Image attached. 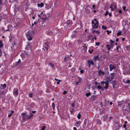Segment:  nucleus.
<instances>
[{
  "label": "nucleus",
  "mask_w": 130,
  "mask_h": 130,
  "mask_svg": "<svg viewBox=\"0 0 130 130\" xmlns=\"http://www.w3.org/2000/svg\"><path fill=\"white\" fill-rule=\"evenodd\" d=\"M34 34V31H28L26 33V36L28 40L31 41L32 39Z\"/></svg>",
  "instance_id": "1"
},
{
  "label": "nucleus",
  "mask_w": 130,
  "mask_h": 130,
  "mask_svg": "<svg viewBox=\"0 0 130 130\" xmlns=\"http://www.w3.org/2000/svg\"><path fill=\"white\" fill-rule=\"evenodd\" d=\"M116 64H110L109 66L110 71H111L112 70L115 69L116 68Z\"/></svg>",
  "instance_id": "2"
},
{
  "label": "nucleus",
  "mask_w": 130,
  "mask_h": 130,
  "mask_svg": "<svg viewBox=\"0 0 130 130\" xmlns=\"http://www.w3.org/2000/svg\"><path fill=\"white\" fill-rule=\"evenodd\" d=\"M49 43L48 42L45 43L44 44L43 46H44V48H43L44 50H47L48 49L49 46L48 45Z\"/></svg>",
  "instance_id": "3"
},
{
  "label": "nucleus",
  "mask_w": 130,
  "mask_h": 130,
  "mask_svg": "<svg viewBox=\"0 0 130 130\" xmlns=\"http://www.w3.org/2000/svg\"><path fill=\"white\" fill-rule=\"evenodd\" d=\"M88 67L91 66V64L93 65L94 64V62L91 59L89 60L88 61Z\"/></svg>",
  "instance_id": "4"
},
{
  "label": "nucleus",
  "mask_w": 130,
  "mask_h": 130,
  "mask_svg": "<svg viewBox=\"0 0 130 130\" xmlns=\"http://www.w3.org/2000/svg\"><path fill=\"white\" fill-rule=\"evenodd\" d=\"M18 90L17 89H14L13 91V94L15 96H17L18 94Z\"/></svg>",
  "instance_id": "5"
},
{
  "label": "nucleus",
  "mask_w": 130,
  "mask_h": 130,
  "mask_svg": "<svg viewBox=\"0 0 130 130\" xmlns=\"http://www.w3.org/2000/svg\"><path fill=\"white\" fill-rule=\"evenodd\" d=\"M98 74L99 76L105 74V72L102 71L101 70H99L98 71Z\"/></svg>",
  "instance_id": "6"
},
{
  "label": "nucleus",
  "mask_w": 130,
  "mask_h": 130,
  "mask_svg": "<svg viewBox=\"0 0 130 130\" xmlns=\"http://www.w3.org/2000/svg\"><path fill=\"white\" fill-rule=\"evenodd\" d=\"M114 45H106V47L107 48V49L108 50H110L111 48H112L113 47V46H114Z\"/></svg>",
  "instance_id": "7"
},
{
  "label": "nucleus",
  "mask_w": 130,
  "mask_h": 130,
  "mask_svg": "<svg viewBox=\"0 0 130 130\" xmlns=\"http://www.w3.org/2000/svg\"><path fill=\"white\" fill-rule=\"evenodd\" d=\"M72 22L70 20H69L67 21V23L68 24V26L69 25V27H70V25H72Z\"/></svg>",
  "instance_id": "8"
},
{
  "label": "nucleus",
  "mask_w": 130,
  "mask_h": 130,
  "mask_svg": "<svg viewBox=\"0 0 130 130\" xmlns=\"http://www.w3.org/2000/svg\"><path fill=\"white\" fill-rule=\"evenodd\" d=\"M1 89H3L5 88L6 87V84H5L4 85L1 84Z\"/></svg>",
  "instance_id": "9"
},
{
  "label": "nucleus",
  "mask_w": 130,
  "mask_h": 130,
  "mask_svg": "<svg viewBox=\"0 0 130 130\" xmlns=\"http://www.w3.org/2000/svg\"><path fill=\"white\" fill-rule=\"evenodd\" d=\"M109 83H108L106 82H105V83L104 84H105V86L104 87V88L105 89H107L109 87Z\"/></svg>",
  "instance_id": "10"
},
{
  "label": "nucleus",
  "mask_w": 130,
  "mask_h": 130,
  "mask_svg": "<svg viewBox=\"0 0 130 130\" xmlns=\"http://www.w3.org/2000/svg\"><path fill=\"white\" fill-rule=\"evenodd\" d=\"M98 26V24H97L94 23L93 26V28H97Z\"/></svg>",
  "instance_id": "11"
},
{
  "label": "nucleus",
  "mask_w": 130,
  "mask_h": 130,
  "mask_svg": "<svg viewBox=\"0 0 130 130\" xmlns=\"http://www.w3.org/2000/svg\"><path fill=\"white\" fill-rule=\"evenodd\" d=\"M38 16L39 17H40L41 19H44V20H45L46 19V18H43V16H42V15H40L39 14H38Z\"/></svg>",
  "instance_id": "12"
},
{
  "label": "nucleus",
  "mask_w": 130,
  "mask_h": 130,
  "mask_svg": "<svg viewBox=\"0 0 130 130\" xmlns=\"http://www.w3.org/2000/svg\"><path fill=\"white\" fill-rule=\"evenodd\" d=\"M38 7H43L44 6V4L42 3H41L40 4H38Z\"/></svg>",
  "instance_id": "13"
},
{
  "label": "nucleus",
  "mask_w": 130,
  "mask_h": 130,
  "mask_svg": "<svg viewBox=\"0 0 130 130\" xmlns=\"http://www.w3.org/2000/svg\"><path fill=\"white\" fill-rule=\"evenodd\" d=\"M21 62V61L20 59H19L18 61L16 63L15 66H17Z\"/></svg>",
  "instance_id": "14"
},
{
  "label": "nucleus",
  "mask_w": 130,
  "mask_h": 130,
  "mask_svg": "<svg viewBox=\"0 0 130 130\" xmlns=\"http://www.w3.org/2000/svg\"><path fill=\"white\" fill-rule=\"evenodd\" d=\"M112 83L113 85H117V82L115 80H113L112 81Z\"/></svg>",
  "instance_id": "15"
},
{
  "label": "nucleus",
  "mask_w": 130,
  "mask_h": 130,
  "mask_svg": "<svg viewBox=\"0 0 130 130\" xmlns=\"http://www.w3.org/2000/svg\"><path fill=\"white\" fill-rule=\"evenodd\" d=\"M108 117V116L107 115H105L103 116V120L105 121H106V120H105V119Z\"/></svg>",
  "instance_id": "16"
},
{
  "label": "nucleus",
  "mask_w": 130,
  "mask_h": 130,
  "mask_svg": "<svg viewBox=\"0 0 130 130\" xmlns=\"http://www.w3.org/2000/svg\"><path fill=\"white\" fill-rule=\"evenodd\" d=\"M96 98L95 95H93L91 96L90 99L91 100H94Z\"/></svg>",
  "instance_id": "17"
},
{
  "label": "nucleus",
  "mask_w": 130,
  "mask_h": 130,
  "mask_svg": "<svg viewBox=\"0 0 130 130\" xmlns=\"http://www.w3.org/2000/svg\"><path fill=\"white\" fill-rule=\"evenodd\" d=\"M94 60H99V56L98 55L96 56H95L94 58Z\"/></svg>",
  "instance_id": "18"
},
{
  "label": "nucleus",
  "mask_w": 130,
  "mask_h": 130,
  "mask_svg": "<svg viewBox=\"0 0 130 130\" xmlns=\"http://www.w3.org/2000/svg\"><path fill=\"white\" fill-rule=\"evenodd\" d=\"M86 44H84L83 47H84V49L86 51L87 48V46H86Z\"/></svg>",
  "instance_id": "19"
},
{
  "label": "nucleus",
  "mask_w": 130,
  "mask_h": 130,
  "mask_svg": "<svg viewBox=\"0 0 130 130\" xmlns=\"http://www.w3.org/2000/svg\"><path fill=\"white\" fill-rule=\"evenodd\" d=\"M107 80H106L105 81L109 83L110 82L111 80V79H110V78L109 77H108L107 78Z\"/></svg>",
  "instance_id": "20"
},
{
  "label": "nucleus",
  "mask_w": 130,
  "mask_h": 130,
  "mask_svg": "<svg viewBox=\"0 0 130 130\" xmlns=\"http://www.w3.org/2000/svg\"><path fill=\"white\" fill-rule=\"evenodd\" d=\"M34 105L35 103H31L30 105V107H31V108H33L34 107Z\"/></svg>",
  "instance_id": "21"
},
{
  "label": "nucleus",
  "mask_w": 130,
  "mask_h": 130,
  "mask_svg": "<svg viewBox=\"0 0 130 130\" xmlns=\"http://www.w3.org/2000/svg\"><path fill=\"white\" fill-rule=\"evenodd\" d=\"M111 74L112 75V76L110 77L111 79V80L113 79H114V73H111Z\"/></svg>",
  "instance_id": "22"
},
{
  "label": "nucleus",
  "mask_w": 130,
  "mask_h": 130,
  "mask_svg": "<svg viewBox=\"0 0 130 130\" xmlns=\"http://www.w3.org/2000/svg\"><path fill=\"white\" fill-rule=\"evenodd\" d=\"M95 32H96V33L98 34H100V32L99 31H96L95 30L93 31H92V33H94Z\"/></svg>",
  "instance_id": "23"
},
{
  "label": "nucleus",
  "mask_w": 130,
  "mask_h": 130,
  "mask_svg": "<svg viewBox=\"0 0 130 130\" xmlns=\"http://www.w3.org/2000/svg\"><path fill=\"white\" fill-rule=\"evenodd\" d=\"M124 82L125 83H128L129 84L130 83V81L129 80H126V81H124Z\"/></svg>",
  "instance_id": "24"
},
{
  "label": "nucleus",
  "mask_w": 130,
  "mask_h": 130,
  "mask_svg": "<svg viewBox=\"0 0 130 130\" xmlns=\"http://www.w3.org/2000/svg\"><path fill=\"white\" fill-rule=\"evenodd\" d=\"M91 94L90 92L88 93H86V95L87 97H89V96Z\"/></svg>",
  "instance_id": "25"
},
{
  "label": "nucleus",
  "mask_w": 130,
  "mask_h": 130,
  "mask_svg": "<svg viewBox=\"0 0 130 130\" xmlns=\"http://www.w3.org/2000/svg\"><path fill=\"white\" fill-rule=\"evenodd\" d=\"M55 105L54 103H52V107L53 108V109L54 110V109L55 107Z\"/></svg>",
  "instance_id": "26"
},
{
  "label": "nucleus",
  "mask_w": 130,
  "mask_h": 130,
  "mask_svg": "<svg viewBox=\"0 0 130 130\" xmlns=\"http://www.w3.org/2000/svg\"><path fill=\"white\" fill-rule=\"evenodd\" d=\"M2 42L1 41H0V48L2 47L3 46V45L2 44Z\"/></svg>",
  "instance_id": "27"
},
{
  "label": "nucleus",
  "mask_w": 130,
  "mask_h": 130,
  "mask_svg": "<svg viewBox=\"0 0 130 130\" xmlns=\"http://www.w3.org/2000/svg\"><path fill=\"white\" fill-rule=\"evenodd\" d=\"M97 122L99 124H101V121L99 119H98L97 120Z\"/></svg>",
  "instance_id": "28"
},
{
  "label": "nucleus",
  "mask_w": 130,
  "mask_h": 130,
  "mask_svg": "<svg viewBox=\"0 0 130 130\" xmlns=\"http://www.w3.org/2000/svg\"><path fill=\"white\" fill-rule=\"evenodd\" d=\"M32 93H30L29 94V96L30 98H31L32 97Z\"/></svg>",
  "instance_id": "29"
},
{
  "label": "nucleus",
  "mask_w": 130,
  "mask_h": 130,
  "mask_svg": "<svg viewBox=\"0 0 130 130\" xmlns=\"http://www.w3.org/2000/svg\"><path fill=\"white\" fill-rule=\"evenodd\" d=\"M49 65H50L51 66L52 68H53L54 67V65L52 63H50Z\"/></svg>",
  "instance_id": "30"
},
{
  "label": "nucleus",
  "mask_w": 130,
  "mask_h": 130,
  "mask_svg": "<svg viewBox=\"0 0 130 130\" xmlns=\"http://www.w3.org/2000/svg\"><path fill=\"white\" fill-rule=\"evenodd\" d=\"M121 31L120 32H119L117 34V36H119L121 35Z\"/></svg>",
  "instance_id": "31"
},
{
  "label": "nucleus",
  "mask_w": 130,
  "mask_h": 130,
  "mask_svg": "<svg viewBox=\"0 0 130 130\" xmlns=\"http://www.w3.org/2000/svg\"><path fill=\"white\" fill-rule=\"evenodd\" d=\"M102 28L103 29H106L107 28V27L106 26H104V25H103L102 26Z\"/></svg>",
  "instance_id": "32"
},
{
  "label": "nucleus",
  "mask_w": 130,
  "mask_h": 130,
  "mask_svg": "<svg viewBox=\"0 0 130 130\" xmlns=\"http://www.w3.org/2000/svg\"><path fill=\"white\" fill-rule=\"evenodd\" d=\"M81 117V114L79 113L78 114V116H77V117L78 118V119H80Z\"/></svg>",
  "instance_id": "33"
},
{
  "label": "nucleus",
  "mask_w": 130,
  "mask_h": 130,
  "mask_svg": "<svg viewBox=\"0 0 130 130\" xmlns=\"http://www.w3.org/2000/svg\"><path fill=\"white\" fill-rule=\"evenodd\" d=\"M27 46H28L29 48L31 46V43L29 42L28 43L27 45Z\"/></svg>",
  "instance_id": "34"
},
{
  "label": "nucleus",
  "mask_w": 130,
  "mask_h": 130,
  "mask_svg": "<svg viewBox=\"0 0 130 130\" xmlns=\"http://www.w3.org/2000/svg\"><path fill=\"white\" fill-rule=\"evenodd\" d=\"M105 113V110H104L101 111L100 112V114L102 115Z\"/></svg>",
  "instance_id": "35"
},
{
  "label": "nucleus",
  "mask_w": 130,
  "mask_h": 130,
  "mask_svg": "<svg viewBox=\"0 0 130 130\" xmlns=\"http://www.w3.org/2000/svg\"><path fill=\"white\" fill-rule=\"evenodd\" d=\"M32 117L30 116V115L27 116V119H30Z\"/></svg>",
  "instance_id": "36"
},
{
  "label": "nucleus",
  "mask_w": 130,
  "mask_h": 130,
  "mask_svg": "<svg viewBox=\"0 0 130 130\" xmlns=\"http://www.w3.org/2000/svg\"><path fill=\"white\" fill-rule=\"evenodd\" d=\"M72 56V55H70L68 56V57H67V58H68V60H70L71 57Z\"/></svg>",
  "instance_id": "37"
},
{
  "label": "nucleus",
  "mask_w": 130,
  "mask_h": 130,
  "mask_svg": "<svg viewBox=\"0 0 130 130\" xmlns=\"http://www.w3.org/2000/svg\"><path fill=\"white\" fill-rule=\"evenodd\" d=\"M97 87V88L99 89H100L102 88V87L100 86L99 85H98Z\"/></svg>",
  "instance_id": "38"
},
{
  "label": "nucleus",
  "mask_w": 130,
  "mask_h": 130,
  "mask_svg": "<svg viewBox=\"0 0 130 130\" xmlns=\"http://www.w3.org/2000/svg\"><path fill=\"white\" fill-rule=\"evenodd\" d=\"M68 60V59H67V58L66 57H65L64 58V62H65L66 61H67V60Z\"/></svg>",
  "instance_id": "39"
},
{
  "label": "nucleus",
  "mask_w": 130,
  "mask_h": 130,
  "mask_svg": "<svg viewBox=\"0 0 130 130\" xmlns=\"http://www.w3.org/2000/svg\"><path fill=\"white\" fill-rule=\"evenodd\" d=\"M110 41L111 42L110 45H113L112 44L114 43V42L112 40H110Z\"/></svg>",
  "instance_id": "40"
},
{
  "label": "nucleus",
  "mask_w": 130,
  "mask_h": 130,
  "mask_svg": "<svg viewBox=\"0 0 130 130\" xmlns=\"http://www.w3.org/2000/svg\"><path fill=\"white\" fill-rule=\"evenodd\" d=\"M87 121V119H85V120H84V124L83 125H85L86 124V121Z\"/></svg>",
  "instance_id": "41"
},
{
  "label": "nucleus",
  "mask_w": 130,
  "mask_h": 130,
  "mask_svg": "<svg viewBox=\"0 0 130 130\" xmlns=\"http://www.w3.org/2000/svg\"><path fill=\"white\" fill-rule=\"evenodd\" d=\"M81 82L80 79L77 82H76V85H77Z\"/></svg>",
  "instance_id": "42"
},
{
  "label": "nucleus",
  "mask_w": 130,
  "mask_h": 130,
  "mask_svg": "<svg viewBox=\"0 0 130 130\" xmlns=\"http://www.w3.org/2000/svg\"><path fill=\"white\" fill-rule=\"evenodd\" d=\"M46 34L49 35H50L52 34L51 32H50L48 31H47L46 32Z\"/></svg>",
  "instance_id": "43"
},
{
  "label": "nucleus",
  "mask_w": 130,
  "mask_h": 130,
  "mask_svg": "<svg viewBox=\"0 0 130 130\" xmlns=\"http://www.w3.org/2000/svg\"><path fill=\"white\" fill-rule=\"evenodd\" d=\"M80 121L77 122H76L75 124V125H76H76H78V124H79L80 123Z\"/></svg>",
  "instance_id": "44"
},
{
  "label": "nucleus",
  "mask_w": 130,
  "mask_h": 130,
  "mask_svg": "<svg viewBox=\"0 0 130 130\" xmlns=\"http://www.w3.org/2000/svg\"><path fill=\"white\" fill-rule=\"evenodd\" d=\"M108 13V11H106V13L104 14V15L105 16H106Z\"/></svg>",
  "instance_id": "45"
},
{
  "label": "nucleus",
  "mask_w": 130,
  "mask_h": 130,
  "mask_svg": "<svg viewBox=\"0 0 130 130\" xmlns=\"http://www.w3.org/2000/svg\"><path fill=\"white\" fill-rule=\"evenodd\" d=\"M127 105H128L129 106H127V107L129 109H130V104H129L128 103H127Z\"/></svg>",
  "instance_id": "46"
},
{
  "label": "nucleus",
  "mask_w": 130,
  "mask_h": 130,
  "mask_svg": "<svg viewBox=\"0 0 130 130\" xmlns=\"http://www.w3.org/2000/svg\"><path fill=\"white\" fill-rule=\"evenodd\" d=\"M93 51V49L91 50V51L90 50H89V52L90 54H91Z\"/></svg>",
  "instance_id": "47"
},
{
  "label": "nucleus",
  "mask_w": 130,
  "mask_h": 130,
  "mask_svg": "<svg viewBox=\"0 0 130 130\" xmlns=\"http://www.w3.org/2000/svg\"><path fill=\"white\" fill-rule=\"evenodd\" d=\"M95 44L96 45L99 46L100 44V43L99 42H98V43L96 42Z\"/></svg>",
  "instance_id": "48"
},
{
  "label": "nucleus",
  "mask_w": 130,
  "mask_h": 130,
  "mask_svg": "<svg viewBox=\"0 0 130 130\" xmlns=\"http://www.w3.org/2000/svg\"><path fill=\"white\" fill-rule=\"evenodd\" d=\"M46 127L45 126H43L42 128L41 129L42 130H45V128Z\"/></svg>",
  "instance_id": "49"
},
{
  "label": "nucleus",
  "mask_w": 130,
  "mask_h": 130,
  "mask_svg": "<svg viewBox=\"0 0 130 130\" xmlns=\"http://www.w3.org/2000/svg\"><path fill=\"white\" fill-rule=\"evenodd\" d=\"M106 32H107V34L108 35L109 34L110 32H111V31H110V32H109L108 30H106Z\"/></svg>",
  "instance_id": "50"
},
{
  "label": "nucleus",
  "mask_w": 130,
  "mask_h": 130,
  "mask_svg": "<svg viewBox=\"0 0 130 130\" xmlns=\"http://www.w3.org/2000/svg\"><path fill=\"white\" fill-rule=\"evenodd\" d=\"M67 92L66 91H64V92H63V94H67Z\"/></svg>",
  "instance_id": "51"
},
{
  "label": "nucleus",
  "mask_w": 130,
  "mask_h": 130,
  "mask_svg": "<svg viewBox=\"0 0 130 130\" xmlns=\"http://www.w3.org/2000/svg\"><path fill=\"white\" fill-rule=\"evenodd\" d=\"M6 92H4V91H3L1 93V94H3L4 93H5Z\"/></svg>",
  "instance_id": "52"
},
{
  "label": "nucleus",
  "mask_w": 130,
  "mask_h": 130,
  "mask_svg": "<svg viewBox=\"0 0 130 130\" xmlns=\"http://www.w3.org/2000/svg\"><path fill=\"white\" fill-rule=\"evenodd\" d=\"M109 8L111 9L112 11L113 10V8H112V5L110 6L109 7Z\"/></svg>",
  "instance_id": "53"
},
{
  "label": "nucleus",
  "mask_w": 130,
  "mask_h": 130,
  "mask_svg": "<svg viewBox=\"0 0 130 130\" xmlns=\"http://www.w3.org/2000/svg\"><path fill=\"white\" fill-rule=\"evenodd\" d=\"M12 113H10V114L8 115V117H10L12 115Z\"/></svg>",
  "instance_id": "54"
},
{
  "label": "nucleus",
  "mask_w": 130,
  "mask_h": 130,
  "mask_svg": "<svg viewBox=\"0 0 130 130\" xmlns=\"http://www.w3.org/2000/svg\"><path fill=\"white\" fill-rule=\"evenodd\" d=\"M71 106L72 107H74L75 106V104L73 103L71 105Z\"/></svg>",
  "instance_id": "55"
},
{
  "label": "nucleus",
  "mask_w": 130,
  "mask_h": 130,
  "mask_svg": "<svg viewBox=\"0 0 130 130\" xmlns=\"http://www.w3.org/2000/svg\"><path fill=\"white\" fill-rule=\"evenodd\" d=\"M54 79H55V80H56V81L57 80V81H59V82H61V80H59L58 79H56V78H54Z\"/></svg>",
  "instance_id": "56"
},
{
  "label": "nucleus",
  "mask_w": 130,
  "mask_h": 130,
  "mask_svg": "<svg viewBox=\"0 0 130 130\" xmlns=\"http://www.w3.org/2000/svg\"><path fill=\"white\" fill-rule=\"evenodd\" d=\"M105 83V82L104 81H102L101 82V84H104Z\"/></svg>",
  "instance_id": "57"
},
{
  "label": "nucleus",
  "mask_w": 130,
  "mask_h": 130,
  "mask_svg": "<svg viewBox=\"0 0 130 130\" xmlns=\"http://www.w3.org/2000/svg\"><path fill=\"white\" fill-rule=\"evenodd\" d=\"M95 85H97L98 84L100 85V83H98L97 82H95Z\"/></svg>",
  "instance_id": "58"
},
{
  "label": "nucleus",
  "mask_w": 130,
  "mask_h": 130,
  "mask_svg": "<svg viewBox=\"0 0 130 130\" xmlns=\"http://www.w3.org/2000/svg\"><path fill=\"white\" fill-rule=\"evenodd\" d=\"M80 73H83L84 72V71L83 70H81L80 71Z\"/></svg>",
  "instance_id": "59"
},
{
  "label": "nucleus",
  "mask_w": 130,
  "mask_h": 130,
  "mask_svg": "<svg viewBox=\"0 0 130 130\" xmlns=\"http://www.w3.org/2000/svg\"><path fill=\"white\" fill-rule=\"evenodd\" d=\"M123 8L124 10H125L126 9V7L125 6H123Z\"/></svg>",
  "instance_id": "60"
},
{
  "label": "nucleus",
  "mask_w": 130,
  "mask_h": 130,
  "mask_svg": "<svg viewBox=\"0 0 130 130\" xmlns=\"http://www.w3.org/2000/svg\"><path fill=\"white\" fill-rule=\"evenodd\" d=\"M119 47H119L118 46H117V47H116V50H117V51H118V48Z\"/></svg>",
  "instance_id": "61"
},
{
  "label": "nucleus",
  "mask_w": 130,
  "mask_h": 130,
  "mask_svg": "<svg viewBox=\"0 0 130 130\" xmlns=\"http://www.w3.org/2000/svg\"><path fill=\"white\" fill-rule=\"evenodd\" d=\"M30 115L31 117H32L34 115L32 113H31Z\"/></svg>",
  "instance_id": "62"
},
{
  "label": "nucleus",
  "mask_w": 130,
  "mask_h": 130,
  "mask_svg": "<svg viewBox=\"0 0 130 130\" xmlns=\"http://www.w3.org/2000/svg\"><path fill=\"white\" fill-rule=\"evenodd\" d=\"M123 127L124 128H126V125L125 124H124L123 125Z\"/></svg>",
  "instance_id": "63"
},
{
  "label": "nucleus",
  "mask_w": 130,
  "mask_h": 130,
  "mask_svg": "<svg viewBox=\"0 0 130 130\" xmlns=\"http://www.w3.org/2000/svg\"><path fill=\"white\" fill-rule=\"evenodd\" d=\"M76 35L75 34H74L72 35V36L73 38H74L76 36Z\"/></svg>",
  "instance_id": "64"
}]
</instances>
